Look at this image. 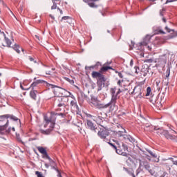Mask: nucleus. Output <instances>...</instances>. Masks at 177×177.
Here are the masks:
<instances>
[{"mask_svg":"<svg viewBox=\"0 0 177 177\" xmlns=\"http://www.w3.org/2000/svg\"><path fill=\"white\" fill-rule=\"evenodd\" d=\"M110 94L111 96V100L106 104H101L97 100V97L93 96L91 98L89 102V104L93 106V107H96V109H99V110L102 109H107L110 108L111 110H114L117 106V100H118V95L122 92L121 88H118L117 91V86H114L110 88Z\"/></svg>","mask_w":177,"mask_h":177,"instance_id":"f257e3e1","label":"nucleus"},{"mask_svg":"<svg viewBox=\"0 0 177 177\" xmlns=\"http://www.w3.org/2000/svg\"><path fill=\"white\" fill-rule=\"evenodd\" d=\"M109 70H113V71H115V69L113 68V67L104 65L101 67L98 72L93 71L91 73L92 78L97 80V86L98 92L100 91H102V89H103V88L106 86L107 77H106V75H103V73H106V71H109Z\"/></svg>","mask_w":177,"mask_h":177,"instance_id":"f03ea898","label":"nucleus"},{"mask_svg":"<svg viewBox=\"0 0 177 177\" xmlns=\"http://www.w3.org/2000/svg\"><path fill=\"white\" fill-rule=\"evenodd\" d=\"M55 111H57V113L51 112L50 117L44 115V121H46L47 122H50V121H56V115H59L62 118H66V106H56Z\"/></svg>","mask_w":177,"mask_h":177,"instance_id":"7ed1b4c3","label":"nucleus"},{"mask_svg":"<svg viewBox=\"0 0 177 177\" xmlns=\"http://www.w3.org/2000/svg\"><path fill=\"white\" fill-rule=\"evenodd\" d=\"M47 88H48V89H52L53 93H54L55 96L57 97H66V99H67V97L69 96L67 95V92L68 91L59 86L48 83L47 84Z\"/></svg>","mask_w":177,"mask_h":177,"instance_id":"20e7f679","label":"nucleus"},{"mask_svg":"<svg viewBox=\"0 0 177 177\" xmlns=\"http://www.w3.org/2000/svg\"><path fill=\"white\" fill-rule=\"evenodd\" d=\"M9 127V120H7L4 125H0V135H9L12 132H15L16 129L15 127Z\"/></svg>","mask_w":177,"mask_h":177,"instance_id":"39448f33","label":"nucleus"},{"mask_svg":"<svg viewBox=\"0 0 177 177\" xmlns=\"http://www.w3.org/2000/svg\"><path fill=\"white\" fill-rule=\"evenodd\" d=\"M97 136L100 139H102L104 142H110V140L107 138V136L110 135V132H109V130L106 129V128L100 129L99 130H97Z\"/></svg>","mask_w":177,"mask_h":177,"instance_id":"423d86ee","label":"nucleus"},{"mask_svg":"<svg viewBox=\"0 0 177 177\" xmlns=\"http://www.w3.org/2000/svg\"><path fill=\"white\" fill-rule=\"evenodd\" d=\"M45 122H46V124H50V127L48 129L44 130L42 129H40L39 130V131L40 132V133H41V135H50L52 133V132H53V130L55 129V124L56 121H50V122H47L46 120H44Z\"/></svg>","mask_w":177,"mask_h":177,"instance_id":"0eeeda50","label":"nucleus"},{"mask_svg":"<svg viewBox=\"0 0 177 177\" xmlns=\"http://www.w3.org/2000/svg\"><path fill=\"white\" fill-rule=\"evenodd\" d=\"M3 120H10L15 122H19V125H21V121L20 119L13 114H5L0 115V121H3Z\"/></svg>","mask_w":177,"mask_h":177,"instance_id":"6e6552de","label":"nucleus"},{"mask_svg":"<svg viewBox=\"0 0 177 177\" xmlns=\"http://www.w3.org/2000/svg\"><path fill=\"white\" fill-rule=\"evenodd\" d=\"M154 63H156L155 67L158 68L159 67H164L167 64V55L160 56L159 58L154 60Z\"/></svg>","mask_w":177,"mask_h":177,"instance_id":"1a4fd4ad","label":"nucleus"},{"mask_svg":"<svg viewBox=\"0 0 177 177\" xmlns=\"http://www.w3.org/2000/svg\"><path fill=\"white\" fill-rule=\"evenodd\" d=\"M140 75H143V77H147V75H153V72L151 71V68L147 64H144L142 66L140 71Z\"/></svg>","mask_w":177,"mask_h":177,"instance_id":"9d476101","label":"nucleus"},{"mask_svg":"<svg viewBox=\"0 0 177 177\" xmlns=\"http://www.w3.org/2000/svg\"><path fill=\"white\" fill-rule=\"evenodd\" d=\"M131 95H137L138 97H143L145 96V89L140 85H137L134 87Z\"/></svg>","mask_w":177,"mask_h":177,"instance_id":"9b49d317","label":"nucleus"},{"mask_svg":"<svg viewBox=\"0 0 177 177\" xmlns=\"http://www.w3.org/2000/svg\"><path fill=\"white\" fill-rule=\"evenodd\" d=\"M157 135L159 136H165L166 139H170L171 140H174L175 139V136L171 135L167 130L159 129L158 131H156Z\"/></svg>","mask_w":177,"mask_h":177,"instance_id":"f8f14e48","label":"nucleus"},{"mask_svg":"<svg viewBox=\"0 0 177 177\" xmlns=\"http://www.w3.org/2000/svg\"><path fill=\"white\" fill-rule=\"evenodd\" d=\"M44 84V86L48 87V82L42 80H37L31 84L30 88L32 91H34V90L37 91V89H38V88H39V84Z\"/></svg>","mask_w":177,"mask_h":177,"instance_id":"ddd939ff","label":"nucleus"},{"mask_svg":"<svg viewBox=\"0 0 177 177\" xmlns=\"http://www.w3.org/2000/svg\"><path fill=\"white\" fill-rule=\"evenodd\" d=\"M66 100L68 102V98H66V97H58L55 100L54 104H55L56 107H59L60 106H66Z\"/></svg>","mask_w":177,"mask_h":177,"instance_id":"4468645a","label":"nucleus"},{"mask_svg":"<svg viewBox=\"0 0 177 177\" xmlns=\"http://www.w3.org/2000/svg\"><path fill=\"white\" fill-rule=\"evenodd\" d=\"M124 142H119L115 149V152L117 153V154L123 156L124 157H128V153L127 152H124Z\"/></svg>","mask_w":177,"mask_h":177,"instance_id":"2eb2a0df","label":"nucleus"},{"mask_svg":"<svg viewBox=\"0 0 177 177\" xmlns=\"http://www.w3.org/2000/svg\"><path fill=\"white\" fill-rule=\"evenodd\" d=\"M70 105H71V109L73 111H74L75 113H77V114L80 113V106H78V104L77 103L76 99L72 100L71 101Z\"/></svg>","mask_w":177,"mask_h":177,"instance_id":"dca6fc26","label":"nucleus"},{"mask_svg":"<svg viewBox=\"0 0 177 177\" xmlns=\"http://www.w3.org/2000/svg\"><path fill=\"white\" fill-rule=\"evenodd\" d=\"M84 3H87L89 8H92L93 9H97L99 8V6L96 4L95 2H99L100 0H82Z\"/></svg>","mask_w":177,"mask_h":177,"instance_id":"f3484780","label":"nucleus"},{"mask_svg":"<svg viewBox=\"0 0 177 177\" xmlns=\"http://www.w3.org/2000/svg\"><path fill=\"white\" fill-rule=\"evenodd\" d=\"M95 118L98 125H100V127H102V128H107V126L106 125V123H107V122L104 120V118L102 116H97L95 117Z\"/></svg>","mask_w":177,"mask_h":177,"instance_id":"a211bd4d","label":"nucleus"},{"mask_svg":"<svg viewBox=\"0 0 177 177\" xmlns=\"http://www.w3.org/2000/svg\"><path fill=\"white\" fill-rule=\"evenodd\" d=\"M86 125L88 129H91V131H94L95 132H97V131H99V128L95 127V124L89 120H86Z\"/></svg>","mask_w":177,"mask_h":177,"instance_id":"6ab92c4d","label":"nucleus"},{"mask_svg":"<svg viewBox=\"0 0 177 177\" xmlns=\"http://www.w3.org/2000/svg\"><path fill=\"white\" fill-rule=\"evenodd\" d=\"M141 164L144 168L149 172L151 175H154V170L150 169V163L147 161H142L141 162Z\"/></svg>","mask_w":177,"mask_h":177,"instance_id":"aec40b11","label":"nucleus"},{"mask_svg":"<svg viewBox=\"0 0 177 177\" xmlns=\"http://www.w3.org/2000/svg\"><path fill=\"white\" fill-rule=\"evenodd\" d=\"M1 34L3 35L4 41L6 44V45L2 44V46L7 47V48H11L12 47L11 46H12V41L10 40V39H9L6 37V35L5 34V32H1Z\"/></svg>","mask_w":177,"mask_h":177,"instance_id":"412c9836","label":"nucleus"},{"mask_svg":"<svg viewBox=\"0 0 177 177\" xmlns=\"http://www.w3.org/2000/svg\"><path fill=\"white\" fill-rule=\"evenodd\" d=\"M73 125H75V127H77L79 132L82 135L85 134V130L84 129V123H82V122H77V124L74 123Z\"/></svg>","mask_w":177,"mask_h":177,"instance_id":"4be33fe9","label":"nucleus"},{"mask_svg":"<svg viewBox=\"0 0 177 177\" xmlns=\"http://www.w3.org/2000/svg\"><path fill=\"white\" fill-rule=\"evenodd\" d=\"M151 39V36L147 35L144 39L143 41L140 43V45H144V46H147L150 44Z\"/></svg>","mask_w":177,"mask_h":177,"instance_id":"5701e85b","label":"nucleus"},{"mask_svg":"<svg viewBox=\"0 0 177 177\" xmlns=\"http://www.w3.org/2000/svg\"><path fill=\"white\" fill-rule=\"evenodd\" d=\"M65 21L64 23H68V24H73V18L70 16H64L62 17L60 21Z\"/></svg>","mask_w":177,"mask_h":177,"instance_id":"b1692460","label":"nucleus"},{"mask_svg":"<svg viewBox=\"0 0 177 177\" xmlns=\"http://www.w3.org/2000/svg\"><path fill=\"white\" fill-rule=\"evenodd\" d=\"M123 169H124V171H125V172H127L129 175H130V176L136 177V176H135L133 169L127 168V167H123Z\"/></svg>","mask_w":177,"mask_h":177,"instance_id":"393cba45","label":"nucleus"},{"mask_svg":"<svg viewBox=\"0 0 177 177\" xmlns=\"http://www.w3.org/2000/svg\"><path fill=\"white\" fill-rule=\"evenodd\" d=\"M48 161L50 162V166L51 167L52 169H55V171H58L57 165L56 164V162H55V160H53L52 158Z\"/></svg>","mask_w":177,"mask_h":177,"instance_id":"a878e982","label":"nucleus"},{"mask_svg":"<svg viewBox=\"0 0 177 177\" xmlns=\"http://www.w3.org/2000/svg\"><path fill=\"white\" fill-rule=\"evenodd\" d=\"M37 93H38V91L32 90L30 92V96L31 99H32L33 100H37Z\"/></svg>","mask_w":177,"mask_h":177,"instance_id":"bb28decb","label":"nucleus"},{"mask_svg":"<svg viewBox=\"0 0 177 177\" xmlns=\"http://www.w3.org/2000/svg\"><path fill=\"white\" fill-rule=\"evenodd\" d=\"M106 143H108V145H109L112 147V149H113V150L115 151V150H117V147H118L120 142L116 141L115 143L113 144V143L110 142V141H108V142H106Z\"/></svg>","mask_w":177,"mask_h":177,"instance_id":"cd10ccee","label":"nucleus"},{"mask_svg":"<svg viewBox=\"0 0 177 177\" xmlns=\"http://www.w3.org/2000/svg\"><path fill=\"white\" fill-rule=\"evenodd\" d=\"M52 2L53 3V5L51 6V10H53L55 9H57V3H56V2H59L58 3H60L61 1L60 0H52Z\"/></svg>","mask_w":177,"mask_h":177,"instance_id":"c85d7f7f","label":"nucleus"},{"mask_svg":"<svg viewBox=\"0 0 177 177\" xmlns=\"http://www.w3.org/2000/svg\"><path fill=\"white\" fill-rule=\"evenodd\" d=\"M124 139H127L128 141L131 142V143H135V139L131 135H126L124 136Z\"/></svg>","mask_w":177,"mask_h":177,"instance_id":"c756f323","label":"nucleus"},{"mask_svg":"<svg viewBox=\"0 0 177 177\" xmlns=\"http://www.w3.org/2000/svg\"><path fill=\"white\" fill-rule=\"evenodd\" d=\"M123 131H118L116 132V135L118 138H121V136H126L127 135H124V133H127V130L125 129H122Z\"/></svg>","mask_w":177,"mask_h":177,"instance_id":"7c9ffc66","label":"nucleus"},{"mask_svg":"<svg viewBox=\"0 0 177 177\" xmlns=\"http://www.w3.org/2000/svg\"><path fill=\"white\" fill-rule=\"evenodd\" d=\"M143 171V169H142V162H140L138 168L136 169V176L140 174V172Z\"/></svg>","mask_w":177,"mask_h":177,"instance_id":"2f4dec72","label":"nucleus"},{"mask_svg":"<svg viewBox=\"0 0 177 177\" xmlns=\"http://www.w3.org/2000/svg\"><path fill=\"white\" fill-rule=\"evenodd\" d=\"M37 150L39 151V153H41V154H45L47 152L46 149L43 147H38Z\"/></svg>","mask_w":177,"mask_h":177,"instance_id":"473e14b6","label":"nucleus"},{"mask_svg":"<svg viewBox=\"0 0 177 177\" xmlns=\"http://www.w3.org/2000/svg\"><path fill=\"white\" fill-rule=\"evenodd\" d=\"M12 48L17 53H20V46H19V44H15L14 46H12Z\"/></svg>","mask_w":177,"mask_h":177,"instance_id":"72a5a7b5","label":"nucleus"},{"mask_svg":"<svg viewBox=\"0 0 177 177\" xmlns=\"http://www.w3.org/2000/svg\"><path fill=\"white\" fill-rule=\"evenodd\" d=\"M150 93H151V86H148L147 88V93L145 94V96H150Z\"/></svg>","mask_w":177,"mask_h":177,"instance_id":"f704fd0d","label":"nucleus"},{"mask_svg":"<svg viewBox=\"0 0 177 177\" xmlns=\"http://www.w3.org/2000/svg\"><path fill=\"white\" fill-rule=\"evenodd\" d=\"M42 158H46V160H48V161H49V160L51 159L50 156H49V155L48 154V152H46V153L43 154Z\"/></svg>","mask_w":177,"mask_h":177,"instance_id":"c9c22d12","label":"nucleus"},{"mask_svg":"<svg viewBox=\"0 0 177 177\" xmlns=\"http://www.w3.org/2000/svg\"><path fill=\"white\" fill-rule=\"evenodd\" d=\"M147 151L153 158H157V154L153 153L151 150H147Z\"/></svg>","mask_w":177,"mask_h":177,"instance_id":"e433bc0d","label":"nucleus"},{"mask_svg":"<svg viewBox=\"0 0 177 177\" xmlns=\"http://www.w3.org/2000/svg\"><path fill=\"white\" fill-rule=\"evenodd\" d=\"M64 80H65V81H67L68 82H69V84H74V80H71L70 78L67 77H64Z\"/></svg>","mask_w":177,"mask_h":177,"instance_id":"4c0bfd02","label":"nucleus"},{"mask_svg":"<svg viewBox=\"0 0 177 177\" xmlns=\"http://www.w3.org/2000/svg\"><path fill=\"white\" fill-rule=\"evenodd\" d=\"M145 46L140 44V43H139V46L138 48V50H140V52H143V50H145Z\"/></svg>","mask_w":177,"mask_h":177,"instance_id":"58836bf2","label":"nucleus"},{"mask_svg":"<svg viewBox=\"0 0 177 177\" xmlns=\"http://www.w3.org/2000/svg\"><path fill=\"white\" fill-rule=\"evenodd\" d=\"M134 73L135 74H138V73H140V69L139 68V66H136L134 67Z\"/></svg>","mask_w":177,"mask_h":177,"instance_id":"ea45409f","label":"nucleus"},{"mask_svg":"<svg viewBox=\"0 0 177 177\" xmlns=\"http://www.w3.org/2000/svg\"><path fill=\"white\" fill-rule=\"evenodd\" d=\"M156 59H153V58H150L148 59H145V63H153V62H154Z\"/></svg>","mask_w":177,"mask_h":177,"instance_id":"a19ab883","label":"nucleus"},{"mask_svg":"<svg viewBox=\"0 0 177 177\" xmlns=\"http://www.w3.org/2000/svg\"><path fill=\"white\" fill-rule=\"evenodd\" d=\"M95 68H96L95 65L85 67V70H95Z\"/></svg>","mask_w":177,"mask_h":177,"instance_id":"79ce46f5","label":"nucleus"},{"mask_svg":"<svg viewBox=\"0 0 177 177\" xmlns=\"http://www.w3.org/2000/svg\"><path fill=\"white\" fill-rule=\"evenodd\" d=\"M35 175H37V177H45L41 171H35Z\"/></svg>","mask_w":177,"mask_h":177,"instance_id":"37998d69","label":"nucleus"},{"mask_svg":"<svg viewBox=\"0 0 177 177\" xmlns=\"http://www.w3.org/2000/svg\"><path fill=\"white\" fill-rule=\"evenodd\" d=\"M122 82H124V80H120L118 81L117 84L122 88Z\"/></svg>","mask_w":177,"mask_h":177,"instance_id":"c03bdc74","label":"nucleus"},{"mask_svg":"<svg viewBox=\"0 0 177 177\" xmlns=\"http://www.w3.org/2000/svg\"><path fill=\"white\" fill-rule=\"evenodd\" d=\"M66 93H68V95L66 94V96H68V97H71L72 99H73V100L74 99H75V97H74V95L69 91L66 92Z\"/></svg>","mask_w":177,"mask_h":177,"instance_id":"a18cd8bd","label":"nucleus"},{"mask_svg":"<svg viewBox=\"0 0 177 177\" xmlns=\"http://www.w3.org/2000/svg\"><path fill=\"white\" fill-rule=\"evenodd\" d=\"M99 66H100V67H102V64H100V62H97L94 65V66H95V70H97V68H99Z\"/></svg>","mask_w":177,"mask_h":177,"instance_id":"49530a36","label":"nucleus"},{"mask_svg":"<svg viewBox=\"0 0 177 177\" xmlns=\"http://www.w3.org/2000/svg\"><path fill=\"white\" fill-rule=\"evenodd\" d=\"M115 73L118 74V77L120 78H124V75H122V73L121 72H118V71H115Z\"/></svg>","mask_w":177,"mask_h":177,"instance_id":"de8ad7c7","label":"nucleus"},{"mask_svg":"<svg viewBox=\"0 0 177 177\" xmlns=\"http://www.w3.org/2000/svg\"><path fill=\"white\" fill-rule=\"evenodd\" d=\"M135 46V42L132 41H131V46L130 45L129 47H130V50L133 49V47Z\"/></svg>","mask_w":177,"mask_h":177,"instance_id":"09e8293b","label":"nucleus"},{"mask_svg":"<svg viewBox=\"0 0 177 177\" xmlns=\"http://www.w3.org/2000/svg\"><path fill=\"white\" fill-rule=\"evenodd\" d=\"M30 62H34V63H37V61L32 57H29Z\"/></svg>","mask_w":177,"mask_h":177,"instance_id":"8fccbe9b","label":"nucleus"},{"mask_svg":"<svg viewBox=\"0 0 177 177\" xmlns=\"http://www.w3.org/2000/svg\"><path fill=\"white\" fill-rule=\"evenodd\" d=\"M177 0H167L165 3H171V2H176Z\"/></svg>","mask_w":177,"mask_h":177,"instance_id":"3c124183","label":"nucleus"},{"mask_svg":"<svg viewBox=\"0 0 177 177\" xmlns=\"http://www.w3.org/2000/svg\"><path fill=\"white\" fill-rule=\"evenodd\" d=\"M56 172H57V177H63L62 176V173L60 172V170H59V169H58V171H56Z\"/></svg>","mask_w":177,"mask_h":177,"instance_id":"603ef678","label":"nucleus"},{"mask_svg":"<svg viewBox=\"0 0 177 177\" xmlns=\"http://www.w3.org/2000/svg\"><path fill=\"white\" fill-rule=\"evenodd\" d=\"M154 131H156V132H158V131H160V129H163L162 128H158L157 127H154L153 128Z\"/></svg>","mask_w":177,"mask_h":177,"instance_id":"864d4df0","label":"nucleus"},{"mask_svg":"<svg viewBox=\"0 0 177 177\" xmlns=\"http://www.w3.org/2000/svg\"><path fill=\"white\" fill-rule=\"evenodd\" d=\"M46 74L47 75H52V71H46Z\"/></svg>","mask_w":177,"mask_h":177,"instance_id":"5fc2aeb1","label":"nucleus"},{"mask_svg":"<svg viewBox=\"0 0 177 177\" xmlns=\"http://www.w3.org/2000/svg\"><path fill=\"white\" fill-rule=\"evenodd\" d=\"M17 139L18 142H19V143H22V144L24 143L20 137L17 136Z\"/></svg>","mask_w":177,"mask_h":177,"instance_id":"6e6d98bb","label":"nucleus"},{"mask_svg":"<svg viewBox=\"0 0 177 177\" xmlns=\"http://www.w3.org/2000/svg\"><path fill=\"white\" fill-rule=\"evenodd\" d=\"M162 12H165V8H162L161 10H160V16H164V14H162Z\"/></svg>","mask_w":177,"mask_h":177,"instance_id":"4d7b16f0","label":"nucleus"},{"mask_svg":"<svg viewBox=\"0 0 177 177\" xmlns=\"http://www.w3.org/2000/svg\"><path fill=\"white\" fill-rule=\"evenodd\" d=\"M165 30L167 32H171V29H169V28H168L167 26H166L165 28Z\"/></svg>","mask_w":177,"mask_h":177,"instance_id":"13d9d810","label":"nucleus"},{"mask_svg":"<svg viewBox=\"0 0 177 177\" xmlns=\"http://www.w3.org/2000/svg\"><path fill=\"white\" fill-rule=\"evenodd\" d=\"M57 10H59V12H60V15H63V10H62V9H60V8H57Z\"/></svg>","mask_w":177,"mask_h":177,"instance_id":"bf43d9fd","label":"nucleus"},{"mask_svg":"<svg viewBox=\"0 0 177 177\" xmlns=\"http://www.w3.org/2000/svg\"><path fill=\"white\" fill-rule=\"evenodd\" d=\"M86 117L88 118H92V117H93L92 115H91V114H89V113H87L86 114Z\"/></svg>","mask_w":177,"mask_h":177,"instance_id":"052dcab7","label":"nucleus"},{"mask_svg":"<svg viewBox=\"0 0 177 177\" xmlns=\"http://www.w3.org/2000/svg\"><path fill=\"white\" fill-rule=\"evenodd\" d=\"M21 88L22 89V91H28L29 88H25L24 87H23L22 85H21Z\"/></svg>","mask_w":177,"mask_h":177,"instance_id":"680f3d73","label":"nucleus"},{"mask_svg":"<svg viewBox=\"0 0 177 177\" xmlns=\"http://www.w3.org/2000/svg\"><path fill=\"white\" fill-rule=\"evenodd\" d=\"M130 66H131V67H132V66H133V59H131Z\"/></svg>","mask_w":177,"mask_h":177,"instance_id":"e2e57ef3","label":"nucleus"},{"mask_svg":"<svg viewBox=\"0 0 177 177\" xmlns=\"http://www.w3.org/2000/svg\"><path fill=\"white\" fill-rule=\"evenodd\" d=\"M111 64V62H107L105 63L104 65V66H110Z\"/></svg>","mask_w":177,"mask_h":177,"instance_id":"0e129e2a","label":"nucleus"},{"mask_svg":"<svg viewBox=\"0 0 177 177\" xmlns=\"http://www.w3.org/2000/svg\"><path fill=\"white\" fill-rule=\"evenodd\" d=\"M44 166L46 167V168L48 169V168H49V166H50V165H49V164H48V163H45V164H44Z\"/></svg>","mask_w":177,"mask_h":177,"instance_id":"69168bd1","label":"nucleus"},{"mask_svg":"<svg viewBox=\"0 0 177 177\" xmlns=\"http://www.w3.org/2000/svg\"><path fill=\"white\" fill-rule=\"evenodd\" d=\"M49 17H50L52 20H55V17H53V15H49Z\"/></svg>","mask_w":177,"mask_h":177,"instance_id":"338daca9","label":"nucleus"},{"mask_svg":"<svg viewBox=\"0 0 177 177\" xmlns=\"http://www.w3.org/2000/svg\"><path fill=\"white\" fill-rule=\"evenodd\" d=\"M162 21H163V23H167V19L163 17V18H162Z\"/></svg>","mask_w":177,"mask_h":177,"instance_id":"774afa93","label":"nucleus"}]
</instances>
